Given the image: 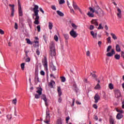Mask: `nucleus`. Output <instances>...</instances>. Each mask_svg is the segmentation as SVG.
<instances>
[{
	"instance_id": "36",
	"label": "nucleus",
	"mask_w": 124,
	"mask_h": 124,
	"mask_svg": "<svg viewBox=\"0 0 124 124\" xmlns=\"http://www.w3.org/2000/svg\"><path fill=\"white\" fill-rule=\"evenodd\" d=\"M98 30H103V27H102V24L100 23L99 25V27H98Z\"/></svg>"
},
{
	"instance_id": "2",
	"label": "nucleus",
	"mask_w": 124,
	"mask_h": 124,
	"mask_svg": "<svg viewBox=\"0 0 124 124\" xmlns=\"http://www.w3.org/2000/svg\"><path fill=\"white\" fill-rule=\"evenodd\" d=\"M39 7L37 5H34V8L33 9V12L34 13V16H35L36 18H35V21H34V23L35 25H39V16H38V12H39V10H38Z\"/></svg>"
},
{
	"instance_id": "48",
	"label": "nucleus",
	"mask_w": 124,
	"mask_h": 124,
	"mask_svg": "<svg viewBox=\"0 0 124 124\" xmlns=\"http://www.w3.org/2000/svg\"><path fill=\"white\" fill-rule=\"evenodd\" d=\"M36 53L38 56H39V55H40V52L39 51V50H38V49L36 50Z\"/></svg>"
},
{
	"instance_id": "35",
	"label": "nucleus",
	"mask_w": 124,
	"mask_h": 124,
	"mask_svg": "<svg viewBox=\"0 0 124 124\" xmlns=\"http://www.w3.org/2000/svg\"><path fill=\"white\" fill-rule=\"evenodd\" d=\"M12 103H13V104L16 105V104H17V99L16 98V99L13 100Z\"/></svg>"
},
{
	"instance_id": "1",
	"label": "nucleus",
	"mask_w": 124,
	"mask_h": 124,
	"mask_svg": "<svg viewBox=\"0 0 124 124\" xmlns=\"http://www.w3.org/2000/svg\"><path fill=\"white\" fill-rule=\"evenodd\" d=\"M89 9L90 12L87 13V15L89 16V17L91 18H93V17H94L93 13H95V14L97 15V16H99L100 17H101V16H103L104 15V12L101 10L98 5H96L93 8L90 7Z\"/></svg>"
},
{
	"instance_id": "16",
	"label": "nucleus",
	"mask_w": 124,
	"mask_h": 124,
	"mask_svg": "<svg viewBox=\"0 0 124 124\" xmlns=\"http://www.w3.org/2000/svg\"><path fill=\"white\" fill-rule=\"evenodd\" d=\"M117 11L118 12V13L117 14V16L119 17V18H122V11L121 10V9L118 8Z\"/></svg>"
},
{
	"instance_id": "40",
	"label": "nucleus",
	"mask_w": 124,
	"mask_h": 124,
	"mask_svg": "<svg viewBox=\"0 0 124 124\" xmlns=\"http://www.w3.org/2000/svg\"><path fill=\"white\" fill-rule=\"evenodd\" d=\"M64 2H65L64 1V0H60L59 1V4H63V3H64Z\"/></svg>"
},
{
	"instance_id": "55",
	"label": "nucleus",
	"mask_w": 124,
	"mask_h": 124,
	"mask_svg": "<svg viewBox=\"0 0 124 124\" xmlns=\"http://www.w3.org/2000/svg\"><path fill=\"white\" fill-rule=\"evenodd\" d=\"M94 119L95 121H97L98 120V117H97V116L95 115L94 116Z\"/></svg>"
},
{
	"instance_id": "45",
	"label": "nucleus",
	"mask_w": 124,
	"mask_h": 124,
	"mask_svg": "<svg viewBox=\"0 0 124 124\" xmlns=\"http://www.w3.org/2000/svg\"><path fill=\"white\" fill-rule=\"evenodd\" d=\"M37 31H38V32H40V30H41L40 25H38L37 27Z\"/></svg>"
},
{
	"instance_id": "9",
	"label": "nucleus",
	"mask_w": 124,
	"mask_h": 124,
	"mask_svg": "<svg viewBox=\"0 0 124 124\" xmlns=\"http://www.w3.org/2000/svg\"><path fill=\"white\" fill-rule=\"evenodd\" d=\"M114 93H115V96L117 98L121 97V91L119 89H115L114 90Z\"/></svg>"
},
{
	"instance_id": "43",
	"label": "nucleus",
	"mask_w": 124,
	"mask_h": 124,
	"mask_svg": "<svg viewBox=\"0 0 124 124\" xmlns=\"http://www.w3.org/2000/svg\"><path fill=\"white\" fill-rule=\"evenodd\" d=\"M25 62H31V58H27L26 60H25Z\"/></svg>"
},
{
	"instance_id": "23",
	"label": "nucleus",
	"mask_w": 124,
	"mask_h": 124,
	"mask_svg": "<svg viewBox=\"0 0 124 124\" xmlns=\"http://www.w3.org/2000/svg\"><path fill=\"white\" fill-rule=\"evenodd\" d=\"M27 21V23H28V25L30 29H31V24H32L31 19H28Z\"/></svg>"
},
{
	"instance_id": "20",
	"label": "nucleus",
	"mask_w": 124,
	"mask_h": 124,
	"mask_svg": "<svg viewBox=\"0 0 124 124\" xmlns=\"http://www.w3.org/2000/svg\"><path fill=\"white\" fill-rule=\"evenodd\" d=\"M34 82L36 84H37V83H38V82H39V78H38V75H35V76Z\"/></svg>"
},
{
	"instance_id": "63",
	"label": "nucleus",
	"mask_w": 124,
	"mask_h": 124,
	"mask_svg": "<svg viewBox=\"0 0 124 124\" xmlns=\"http://www.w3.org/2000/svg\"><path fill=\"white\" fill-rule=\"evenodd\" d=\"M102 43L101 42V41H99L98 42V45H99V46H100L101 45Z\"/></svg>"
},
{
	"instance_id": "33",
	"label": "nucleus",
	"mask_w": 124,
	"mask_h": 124,
	"mask_svg": "<svg viewBox=\"0 0 124 124\" xmlns=\"http://www.w3.org/2000/svg\"><path fill=\"white\" fill-rule=\"evenodd\" d=\"M112 49V46H108L107 49V52H110V50Z\"/></svg>"
},
{
	"instance_id": "61",
	"label": "nucleus",
	"mask_w": 124,
	"mask_h": 124,
	"mask_svg": "<svg viewBox=\"0 0 124 124\" xmlns=\"http://www.w3.org/2000/svg\"><path fill=\"white\" fill-rule=\"evenodd\" d=\"M75 102V99L73 98V104H72V106H74V102Z\"/></svg>"
},
{
	"instance_id": "42",
	"label": "nucleus",
	"mask_w": 124,
	"mask_h": 124,
	"mask_svg": "<svg viewBox=\"0 0 124 124\" xmlns=\"http://www.w3.org/2000/svg\"><path fill=\"white\" fill-rule=\"evenodd\" d=\"M7 118L8 119V120H11V119H12V116H11V115H8L7 116Z\"/></svg>"
},
{
	"instance_id": "26",
	"label": "nucleus",
	"mask_w": 124,
	"mask_h": 124,
	"mask_svg": "<svg viewBox=\"0 0 124 124\" xmlns=\"http://www.w3.org/2000/svg\"><path fill=\"white\" fill-rule=\"evenodd\" d=\"M114 58L115 59L119 60H120V59H121V55H120L119 54H116L114 56Z\"/></svg>"
},
{
	"instance_id": "6",
	"label": "nucleus",
	"mask_w": 124,
	"mask_h": 124,
	"mask_svg": "<svg viewBox=\"0 0 124 124\" xmlns=\"http://www.w3.org/2000/svg\"><path fill=\"white\" fill-rule=\"evenodd\" d=\"M43 65H44L46 70H48V62L47 61V57H45L44 59L42 60Z\"/></svg>"
},
{
	"instance_id": "22",
	"label": "nucleus",
	"mask_w": 124,
	"mask_h": 124,
	"mask_svg": "<svg viewBox=\"0 0 124 124\" xmlns=\"http://www.w3.org/2000/svg\"><path fill=\"white\" fill-rule=\"evenodd\" d=\"M109 124H116L115 123V120L112 117L109 118Z\"/></svg>"
},
{
	"instance_id": "7",
	"label": "nucleus",
	"mask_w": 124,
	"mask_h": 124,
	"mask_svg": "<svg viewBox=\"0 0 124 124\" xmlns=\"http://www.w3.org/2000/svg\"><path fill=\"white\" fill-rule=\"evenodd\" d=\"M18 15L20 16H23V11L22 10V7H21V2L20 0H18Z\"/></svg>"
},
{
	"instance_id": "3",
	"label": "nucleus",
	"mask_w": 124,
	"mask_h": 124,
	"mask_svg": "<svg viewBox=\"0 0 124 124\" xmlns=\"http://www.w3.org/2000/svg\"><path fill=\"white\" fill-rule=\"evenodd\" d=\"M49 55L51 57H55L56 56V48L55 47V43L54 42H51L49 45Z\"/></svg>"
},
{
	"instance_id": "32",
	"label": "nucleus",
	"mask_w": 124,
	"mask_h": 124,
	"mask_svg": "<svg viewBox=\"0 0 124 124\" xmlns=\"http://www.w3.org/2000/svg\"><path fill=\"white\" fill-rule=\"evenodd\" d=\"M95 90H99L100 89V85H99V83L97 84L96 86L94 87Z\"/></svg>"
},
{
	"instance_id": "59",
	"label": "nucleus",
	"mask_w": 124,
	"mask_h": 124,
	"mask_svg": "<svg viewBox=\"0 0 124 124\" xmlns=\"http://www.w3.org/2000/svg\"><path fill=\"white\" fill-rule=\"evenodd\" d=\"M50 77H53L54 79H56V77L53 74L50 75Z\"/></svg>"
},
{
	"instance_id": "53",
	"label": "nucleus",
	"mask_w": 124,
	"mask_h": 124,
	"mask_svg": "<svg viewBox=\"0 0 124 124\" xmlns=\"http://www.w3.org/2000/svg\"><path fill=\"white\" fill-rule=\"evenodd\" d=\"M0 34H4V31L0 29Z\"/></svg>"
},
{
	"instance_id": "38",
	"label": "nucleus",
	"mask_w": 124,
	"mask_h": 124,
	"mask_svg": "<svg viewBox=\"0 0 124 124\" xmlns=\"http://www.w3.org/2000/svg\"><path fill=\"white\" fill-rule=\"evenodd\" d=\"M107 43L111 44V37H108L107 39Z\"/></svg>"
},
{
	"instance_id": "54",
	"label": "nucleus",
	"mask_w": 124,
	"mask_h": 124,
	"mask_svg": "<svg viewBox=\"0 0 124 124\" xmlns=\"http://www.w3.org/2000/svg\"><path fill=\"white\" fill-rule=\"evenodd\" d=\"M93 108H94V109H97V105H96V104L93 105Z\"/></svg>"
},
{
	"instance_id": "62",
	"label": "nucleus",
	"mask_w": 124,
	"mask_h": 124,
	"mask_svg": "<svg viewBox=\"0 0 124 124\" xmlns=\"http://www.w3.org/2000/svg\"><path fill=\"white\" fill-rule=\"evenodd\" d=\"M122 108L124 109V100L122 102Z\"/></svg>"
},
{
	"instance_id": "58",
	"label": "nucleus",
	"mask_w": 124,
	"mask_h": 124,
	"mask_svg": "<svg viewBox=\"0 0 124 124\" xmlns=\"http://www.w3.org/2000/svg\"><path fill=\"white\" fill-rule=\"evenodd\" d=\"M105 30H106V31H108V26H107V25H105Z\"/></svg>"
},
{
	"instance_id": "46",
	"label": "nucleus",
	"mask_w": 124,
	"mask_h": 124,
	"mask_svg": "<svg viewBox=\"0 0 124 124\" xmlns=\"http://www.w3.org/2000/svg\"><path fill=\"white\" fill-rule=\"evenodd\" d=\"M40 74L41 75L44 76V75H45V72L44 71H41Z\"/></svg>"
},
{
	"instance_id": "57",
	"label": "nucleus",
	"mask_w": 124,
	"mask_h": 124,
	"mask_svg": "<svg viewBox=\"0 0 124 124\" xmlns=\"http://www.w3.org/2000/svg\"><path fill=\"white\" fill-rule=\"evenodd\" d=\"M86 55L87 56H88V57H90V51H87L86 52Z\"/></svg>"
},
{
	"instance_id": "27",
	"label": "nucleus",
	"mask_w": 124,
	"mask_h": 124,
	"mask_svg": "<svg viewBox=\"0 0 124 124\" xmlns=\"http://www.w3.org/2000/svg\"><path fill=\"white\" fill-rule=\"evenodd\" d=\"M48 28L49 30H52L53 29V23H52V22L48 23Z\"/></svg>"
},
{
	"instance_id": "60",
	"label": "nucleus",
	"mask_w": 124,
	"mask_h": 124,
	"mask_svg": "<svg viewBox=\"0 0 124 124\" xmlns=\"http://www.w3.org/2000/svg\"><path fill=\"white\" fill-rule=\"evenodd\" d=\"M70 11L71 13H73L74 14V10H73V9H70Z\"/></svg>"
},
{
	"instance_id": "15",
	"label": "nucleus",
	"mask_w": 124,
	"mask_h": 124,
	"mask_svg": "<svg viewBox=\"0 0 124 124\" xmlns=\"http://www.w3.org/2000/svg\"><path fill=\"white\" fill-rule=\"evenodd\" d=\"M55 82L54 81V80H51L50 82L48 84V86L50 87L51 89H53L54 88V85H55Z\"/></svg>"
},
{
	"instance_id": "47",
	"label": "nucleus",
	"mask_w": 124,
	"mask_h": 124,
	"mask_svg": "<svg viewBox=\"0 0 124 124\" xmlns=\"http://www.w3.org/2000/svg\"><path fill=\"white\" fill-rule=\"evenodd\" d=\"M91 75H92V77L93 78H96V75L95 74L91 73Z\"/></svg>"
},
{
	"instance_id": "37",
	"label": "nucleus",
	"mask_w": 124,
	"mask_h": 124,
	"mask_svg": "<svg viewBox=\"0 0 124 124\" xmlns=\"http://www.w3.org/2000/svg\"><path fill=\"white\" fill-rule=\"evenodd\" d=\"M61 78V81L63 83H64L65 82V78L64 77H62Z\"/></svg>"
},
{
	"instance_id": "28",
	"label": "nucleus",
	"mask_w": 124,
	"mask_h": 124,
	"mask_svg": "<svg viewBox=\"0 0 124 124\" xmlns=\"http://www.w3.org/2000/svg\"><path fill=\"white\" fill-rule=\"evenodd\" d=\"M110 35H111L112 38L113 39H114V40H116V39H117L118 38H117V36H116V35H115V34L111 33L110 34Z\"/></svg>"
},
{
	"instance_id": "34",
	"label": "nucleus",
	"mask_w": 124,
	"mask_h": 124,
	"mask_svg": "<svg viewBox=\"0 0 124 124\" xmlns=\"http://www.w3.org/2000/svg\"><path fill=\"white\" fill-rule=\"evenodd\" d=\"M20 66L21 67L22 70H24V69H25V63H21Z\"/></svg>"
},
{
	"instance_id": "30",
	"label": "nucleus",
	"mask_w": 124,
	"mask_h": 124,
	"mask_svg": "<svg viewBox=\"0 0 124 124\" xmlns=\"http://www.w3.org/2000/svg\"><path fill=\"white\" fill-rule=\"evenodd\" d=\"M43 38H44V40L45 42H46V43H47V39L48 38L47 35H46V34L44 35Z\"/></svg>"
},
{
	"instance_id": "51",
	"label": "nucleus",
	"mask_w": 124,
	"mask_h": 124,
	"mask_svg": "<svg viewBox=\"0 0 124 124\" xmlns=\"http://www.w3.org/2000/svg\"><path fill=\"white\" fill-rule=\"evenodd\" d=\"M51 8L53 9V10H56L57 8H56V6L55 5H52Z\"/></svg>"
},
{
	"instance_id": "4",
	"label": "nucleus",
	"mask_w": 124,
	"mask_h": 124,
	"mask_svg": "<svg viewBox=\"0 0 124 124\" xmlns=\"http://www.w3.org/2000/svg\"><path fill=\"white\" fill-rule=\"evenodd\" d=\"M42 91H43V90L41 87L37 88V91H36V93L38 94H35V98H36V99L40 98V96L41 94H42Z\"/></svg>"
},
{
	"instance_id": "52",
	"label": "nucleus",
	"mask_w": 124,
	"mask_h": 124,
	"mask_svg": "<svg viewBox=\"0 0 124 124\" xmlns=\"http://www.w3.org/2000/svg\"><path fill=\"white\" fill-rule=\"evenodd\" d=\"M72 26L73 28H74L75 29H77V26H76V25H75V24L73 23L72 24Z\"/></svg>"
},
{
	"instance_id": "21",
	"label": "nucleus",
	"mask_w": 124,
	"mask_h": 124,
	"mask_svg": "<svg viewBox=\"0 0 124 124\" xmlns=\"http://www.w3.org/2000/svg\"><path fill=\"white\" fill-rule=\"evenodd\" d=\"M115 49L117 52H121V47L118 44L116 45Z\"/></svg>"
},
{
	"instance_id": "29",
	"label": "nucleus",
	"mask_w": 124,
	"mask_h": 124,
	"mask_svg": "<svg viewBox=\"0 0 124 124\" xmlns=\"http://www.w3.org/2000/svg\"><path fill=\"white\" fill-rule=\"evenodd\" d=\"M108 88L110 90H113V89H114V86L113 85V84L109 83L108 84Z\"/></svg>"
},
{
	"instance_id": "24",
	"label": "nucleus",
	"mask_w": 124,
	"mask_h": 124,
	"mask_svg": "<svg viewBox=\"0 0 124 124\" xmlns=\"http://www.w3.org/2000/svg\"><path fill=\"white\" fill-rule=\"evenodd\" d=\"M50 68L52 69V70H53V71H56V70H57L55 66H54V64L53 63H52V64L50 65Z\"/></svg>"
},
{
	"instance_id": "49",
	"label": "nucleus",
	"mask_w": 124,
	"mask_h": 124,
	"mask_svg": "<svg viewBox=\"0 0 124 124\" xmlns=\"http://www.w3.org/2000/svg\"><path fill=\"white\" fill-rule=\"evenodd\" d=\"M15 29H16V30H18V24L17 23H16L15 24Z\"/></svg>"
},
{
	"instance_id": "56",
	"label": "nucleus",
	"mask_w": 124,
	"mask_h": 124,
	"mask_svg": "<svg viewBox=\"0 0 124 124\" xmlns=\"http://www.w3.org/2000/svg\"><path fill=\"white\" fill-rule=\"evenodd\" d=\"M40 11H41V12L43 14H44V11H43V9H42V8H40Z\"/></svg>"
},
{
	"instance_id": "5",
	"label": "nucleus",
	"mask_w": 124,
	"mask_h": 124,
	"mask_svg": "<svg viewBox=\"0 0 124 124\" xmlns=\"http://www.w3.org/2000/svg\"><path fill=\"white\" fill-rule=\"evenodd\" d=\"M57 92L58 93V96L59 98H58V102L59 103H61L62 101V89L61 88V87L58 86L57 87Z\"/></svg>"
},
{
	"instance_id": "10",
	"label": "nucleus",
	"mask_w": 124,
	"mask_h": 124,
	"mask_svg": "<svg viewBox=\"0 0 124 124\" xmlns=\"http://www.w3.org/2000/svg\"><path fill=\"white\" fill-rule=\"evenodd\" d=\"M41 98L42 99H43L44 101H45L46 106H48V103L47 102V98L46 97V95L45 94H41Z\"/></svg>"
},
{
	"instance_id": "64",
	"label": "nucleus",
	"mask_w": 124,
	"mask_h": 124,
	"mask_svg": "<svg viewBox=\"0 0 124 124\" xmlns=\"http://www.w3.org/2000/svg\"><path fill=\"white\" fill-rule=\"evenodd\" d=\"M70 118H69V117H66V121L67 123V122H68L69 120L70 119Z\"/></svg>"
},
{
	"instance_id": "25",
	"label": "nucleus",
	"mask_w": 124,
	"mask_h": 124,
	"mask_svg": "<svg viewBox=\"0 0 124 124\" xmlns=\"http://www.w3.org/2000/svg\"><path fill=\"white\" fill-rule=\"evenodd\" d=\"M63 35L66 40H67L69 39V35H68V34H63Z\"/></svg>"
},
{
	"instance_id": "11",
	"label": "nucleus",
	"mask_w": 124,
	"mask_h": 124,
	"mask_svg": "<svg viewBox=\"0 0 124 124\" xmlns=\"http://www.w3.org/2000/svg\"><path fill=\"white\" fill-rule=\"evenodd\" d=\"M116 52L114 49H112L110 52H108L106 55L107 57H113V55H115Z\"/></svg>"
},
{
	"instance_id": "39",
	"label": "nucleus",
	"mask_w": 124,
	"mask_h": 124,
	"mask_svg": "<svg viewBox=\"0 0 124 124\" xmlns=\"http://www.w3.org/2000/svg\"><path fill=\"white\" fill-rule=\"evenodd\" d=\"M54 40H55V41H59V37H58V36L57 35H55L54 36Z\"/></svg>"
},
{
	"instance_id": "14",
	"label": "nucleus",
	"mask_w": 124,
	"mask_h": 124,
	"mask_svg": "<svg viewBox=\"0 0 124 124\" xmlns=\"http://www.w3.org/2000/svg\"><path fill=\"white\" fill-rule=\"evenodd\" d=\"M73 6L75 10H78L81 12V9H80V8L78 7V5H77V4L74 1H73Z\"/></svg>"
},
{
	"instance_id": "8",
	"label": "nucleus",
	"mask_w": 124,
	"mask_h": 124,
	"mask_svg": "<svg viewBox=\"0 0 124 124\" xmlns=\"http://www.w3.org/2000/svg\"><path fill=\"white\" fill-rule=\"evenodd\" d=\"M70 35L71 36H72V37H73V38H76V37L78 36V33H77V32H76L74 30H72L70 31Z\"/></svg>"
},
{
	"instance_id": "41",
	"label": "nucleus",
	"mask_w": 124,
	"mask_h": 124,
	"mask_svg": "<svg viewBox=\"0 0 124 124\" xmlns=\"http://www.w3.org/2000/svg\"><path fill=\"white\" fill-rule=\"evenodd\" d=\"M26 40L27 41V43H28V44H31V40H30L29 39L26 38Z\"/></svg>"
},
{
	"instance_id": "19",
	"label": "nucleus",
	"mask_w": 124,
	"mask_h": 124,
	"mask_svg": "<svg viewBox=\"0 0 124 124\" xmlns=\"http://www.w3.org/2000/svg\"><path fill=\"white\" fill-rule=\"evenodd\" d=\"M91 23L95 25L96 27L98 26V23H97V21H96V19H93L91 21Z\"/></svg>"
},
{
	"instance_id": "31",
	"label": "nucleus",
	"mask_w": 124,
	"mask_h": 124,
	"mask_svg": "<svg viewBox=\"0 0 124 124\" xmlns=\"http://www.w3.org/2000/svg\"><path fill=\"white\" fill-rule=\"evenodd\" d=\"M57 14H58V15H59V16H62L64 15L63 13H62V12H61L60 11H57Z\"/></svg>"
},
{
	"instance_id": "44",
	"label": "nucleus",
	"mask_w": 124,
	"mask_h": 124,
	"mask_svg": "<svg viewBox=\"0 0 124 124\" xmlns=\"http://www.w3.org/2000/svg\"><path fill=\"white\" fill-rule=\"evenodd\" d=\"M93 29H94V26H93V25H90V31H93Z\"/></svg>"
},
{
	"instance_id": "12",
	"label": "nucleus",
	"mask_w": 124,
	"mask_h": 124,
	"mask_svg": "<svg viewBox=\"0 0 124 124\" xmlns=\"http://www.w3.org/2000/svg\"><path fill=\"white\" fill-rule=\"evenodd\" d=\"M94 99L95 100V103H97L99 100H100V96L98 94L96 93L94 96Z\"/></svg>"
},
{
	"instance_id": "13",
	"label": "nucleus",
	"mask_w": 124,
	"mask_h": 124,
	"mask_svg": "<svg viewBox=\"0 0 124 124\" xmlns=\"http://www.w3.org/2000/svg\"><path fill=\"white\" fill-rule=\"evenodd\" d=\"M9 5L10 7L12 8V9H11L12 13L11 14V16L13 17V16H14V11H15V5L14 4H12V5L9 4Z\"/></svg>"
},
{
	"instance_id": "18",
	"label": "nucleus",
	"mask_w": 124,
	"mask_h": 124,
	"mask_svg": "<svg viewBox=\"0 0 124 124\" xmlns=\"http://www.w3.org/2000/svg\"><path fill=\"white\" fill-rule=\"evenodd\" d=\"M123 117V114L122 113H119L117 114L116 116V119H117V120H121V119H122Z\"/></svg>"
},
{
	"instance_id": "17",
	"label": "nucleus",
	"mask_w": 124,
	"mask_h": 124,
	"mask_svg": "<svg viewBox=\"0 0 124 124\" xmlns=\"http://www.w3.org/2000/svg\"><path fill=\"white\" fill-rule=\"evenodd\" d=\"M91 35L93 36V38H96V36H97V33H95L93 31H91L90 32Z\"/></svg>"
},
{
	"instance_id": "50",
	"label": "nucleus",
	"mask_w": 124,
	"mask_h": 124,
	"mask_svg": "<svg viewBox=\"0 0 124 124\" xmlns=\"http://www.w3.org/2000/svg\"><path fill=\"white\" fill-rule=\"evenodd\" d=\"M57 124H62V120L61 119H58L57 121Z\"/></svg>"
}]
</instances>
